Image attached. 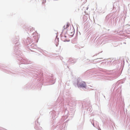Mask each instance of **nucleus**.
<instances>
[{
	"mask_svg": "<svg viewBox=\"0 0 130 130\" xmlns=\"http://www.w3.org/2000/svg\"><path fill=\"white\" fill-rule=\"evenodd\" d=\"M86 85L85 83L84 82H82L79 85H78V87H82L86 88Z\"/></svg>",
	"mask_w": 130,
	"mask_h": 130,
	"instance_id": "1",
	"label": "nucleus"
},
{
	"mask_svg": "<svg viewBox=\"0 0 130 130\" xmlns=\"http://www.w3.org/2000/svg\"><path fill=\"white\" fill-rule=\"evenodd\" d=\"M69 26V25L68 24H66V25H65L64 27H63L64 28V29H66Z\"/></svg>",
	"mask_w": 130,
	"mask_h": 130,
	"instance_id": "2",
	"label": "nucleus"
},
{
	"mask_svg": "<svg viewBox=\"0 0 130 130\" xmlns=\"http://www.w3.org/2000/svg\"><path fill=\"white\" fill-rule=\"evenodd\" d=\"M72 30H71V29H70V30H68L69 32V33H72V31H73V29H72Z\"/></svg>",
	"mask_w": 130,
	"mask_h": 130,
	"instance_id": "3",
	"label": "nucleus"
}]
</instances>
